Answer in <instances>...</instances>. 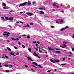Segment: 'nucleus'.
<instances>
[{
	"label": "nucleus",
	"instance_id": "1",
	"mask_svg": "<svg viewBox=\"0 0 74 74\" xmlns=\"http://www.w3.org/2000/svg\"><path fill=\"white\" fill-rule=\"evenodd\" d=\"M27 3V2H25L23 3H21L20 5H19L18 7H20L21 6H25V4H26Z\"/></svg>",
	"mask_w": 74,
	"mask_h": 74
},
{
	"label": "nucleus",
	"instance_id": "2",
	"mask_svg": "<svg viewBox=\"0 0 74 74\" xmlns=\"http://www.w3.org/2000/svg\"><path fill=\"white\" fill-rule=\"evenodd\" d=\"M33 54L35 56H36V57H37L38 58H39V59H40V56H38V55L36 54V53L34 52V53Z\"/></svg>",
	"mask_w": 74,
	"mask_h": 74
},
{
	"label": "nucleus",
	"instance_id": "3",
	"mask_svg": "<svg viewBox=\"0 0 74 74\" xmlns=\"http://www.w3.org/2000/svg\"><path fill=\"white\" fill-rule=\"evenodd\" d=\"M69 28V26H66V27L64 28H62L60 30V31H63V30H65V29H68Z\"/></svg>",
	"mask_w": 74,
	"mask_h": 74
},
{
	"label": "nucleus",
	"instance_id": "4",
	"mask_svg": "<svg viewBox=\"0 0 74 74\" xmlns=\"http://www.w3.org/2000/svg\"><path fill=\"white\" fill-rule=\"evenodd\" d=\"M14 20V18L12 16L9 18V21H12Z\"/></svg>",
	"mask_w": 74,
	"mask_h": 74
},
{
	"label": "nucleus",
	"instance_id": "5",
	"mask_svg": "<svg viewBox=\"0 0 74 74\" xmlns=\"http://www.w3.org/2000/svg\"><path fill=\"white\" fill-rule=\"evenodd\" d=\"M26 14L29 16H32V15H34L33 13H27Z\"/></svg>",
	"mask_w": 74,
	"mask_h": 74
},
{
	"label": "nucleus",
	"instance_id": "6",
	"mask_svg": "<svg viewBox=\"0 0 74 74\" xmlns=\"http://www.w3.org/2000/svg\"><path fill=\"white\" fill-rule=\"evenodd\" d=\"M27 59L28 60H31L32 62H33V60L32 59V58L29 56L27 57Z\"/></svg>",
	"mask_w": 74,
	"mask_h": 74
},
{
	"label": "nucleus",
	"instance_id": "7",
	"mask_svg": "<svg viewBox=\"0 0 74 74\" xmlns=\"http://www.w3.org/2000/svg\"><path fill=\"white\" fill-rule=\"evenodd\" d=\"M30 25L29 24H27V25L24 26L23 27H29Z\"/></svg>",
	"mask_w": 74,
	"mask_h": 74
},
{
	"label": "nucleus",
	"instance_id": "8",
	"mask_svg": "<svg viewBox=\"0 0 74 74\" xmlns=\"http://www.w3.org/2000/svg\"><path fill=\"white\" fill-rule=\"evenodd\" d=\"M10 55H12V56H16V55H14V53L11 52L10 53Z\"/></svg>",
	"mask_w": 74,
	"mask_h": 74
},
{
	"label": "nucleus",
	"instance_id": "9",
	"mask_svg": "<svg viewBox=\"0 0 74 74\" xmlns=\"http://www.w3.org/2000/svg\"><path fill=\"white\" fill-rule=\"evenodd\" d=\"M33 63L34 64H35V66H38V64L36 62H33Z\"/></svg>",
	"mask_w": 74,
	"mask_h": 74
},
{
	"label": "nucleus",
	"instance_id": "10",
	"mask_svg": "<svg viewBox=\"0 0 74 74\" xmlns=\"http://www.w3.org/2000/svg\"><path fill=\"white\" fill-rule=\"evenodd\" d=\"M50 61L52 63H55V60H53L52 59H50Z\"/></svg>",
	"mask_w": 74,
	"mask_h": 74
},
{
	"label": "nucleus",
	"instance_id": "11",
	"mask_svg": "<svg viewBox=\"0 0 74 74\" xmlns=\"http://www.w3.org/2000/svg\"><path fill=\"white\" fill-rule=\"evenodd\" d=\"M55 52H56V53H61L60 51H55Z\"/></svg>",
	"mask_w": 74,
	"mask_h": 74
},
{
	"label": "nucleus",
	"instance_id": "12",
	"mask_svg": "<svg viewBox=\"0 0 74 74\" xmlns=\"http://www.w3.org/2000/svg\"><path fill=\"white\" fill-rule=\"evenodd\" d=\"M40 14H44L45 13L44 12L42 11H40Z\"/></svg>",
	"mask_w": 74,
	"mask_h": 74
},
{
	"label": "nucleus",
	"instance_id": "13",
	"mask_svg": "<svg viewBox=\"0 0 74 74\" xmlns=\"http://www.w3.org/2000/svg\"><path fill=\"white\" fill-rule=\"evenodd\" d=\"M49 48V50H52V51H54V49H52V48H51V47H48Z\"/></svg>",
	"mask_w": 74,
	"mask_h": 74
},
{
	"label": "nucleus",
	"instance_id": "14",
	"mask_svg": "<svg viewBox=\"0 0 74 74\" xmlns=\"http://www.w3.org/2000/svg\"><path fill=\"white\" fill-rule=\"evenodd\" d=\"M27 3H28V5H31V3L30 2V1H29L27 2Z\"/></svg>",
	"mask_w": 74,
	"mask_h": 74
},
{
	"label": "nucleus",
	"instance_id": "15",
	"mask_svg": "<svg viewBox=\"0 0 74 74\" xmlns=\"http://www.w3.org/2000/svg\"><path fill=\"white\" fill-rule=\"evenodd\" d=\"M55 61L56 62H59V60H55Z\"/></svg>",
	"mask_w": 74,
	"mask_h": 74
},
{
	"label": "nucleus",
	"instance_id": "16",
	"mask_svg": "<svg viewBox=\"0 0 74 74\" xmlns=\"http://www.w3.org/2000/svg\"><path fill=\"white\" fill-rule=\"evenodd\" d=\"M2 4H3V6H4V7H5V6H6V4H5V3H2Z\"/></svg>",
	"mask_w": 74,
	"mask_h": 74
},
{
	"label": "nucleus",
	"instance_id": "17",
	"mask_svg": "<svg viewBox=\"0 0 74 74\" xmlns=\"http://www.w3.org/2000/svg\"><path fill=\"white\" fill-rule=\"evenodd\" d=\"M28 51L29 52H32V49H31V48H29L28 49Z\"/></svg>",
	"mask_w": 74,
	"mask_h": 74
},
{
	"label": "nucleus",
	"instance_id": "18",
	"mask_svg": "<svg viewBox=\"0 0 74 74\" xmlns=\"http://www.w3.org/2000/svg\"><path fill=\"white\" fill-rule=\"evenodd\" d=\"M61 66H66V64H61Z\"/></svg>",
	"mask_w": 74,
	"mask_h": 74
},
{
	"label": "nucleus",
	"instance_id": "19",
	"mask_svg": "<svg viewBox=\"0 0 74 74\" xmlns=\"http://www.w3.org/2000/svg\"><path fill=\"white\" fill-rule=\"evenodd\" d=\"M4 66H5V67H9V65L7 64H5L4 65Z\"/></svg>",
	"mask_w": 74,
	"mask_h": 74
},
{
	"label": "nucleus",
	"instance_id": "20",
	"mask_svg": "<svg viewBox=\"0 0 74 74\" xmlns=\"http://www.w3.org/2000/svg\"><path fill=\"white\" fill-rule=\"evenodd\" d=\"M5 19L6 20H8V21H9V18H8V17H5Z\"/></svg>",
	"mask_w": 74,
	"mask_h": 74
},
{
	"label": "nucleus",
	"instance_id": "21",
	"mask_svg": "<svg viewBox=\"0 0 74 74\" xmlns=\"http://www.w3.org/2000/svg\"><path fill=\"white\" fill-rule=\"evenodd\" d=\"M12 11H13V10H11L10 11V12L8 13V14H10L12 13Z\"/></svg>",
	"mask_w": 74,
	"mask_h": 74
},
{
	"label": "nucleus",
	"instance_id": "22",
	"mask_svg": "<svg viewBox=\"0 0 74 74\" xmlns=\"http://www.w3.org/2000/svg\"><path fill=\"white\" fill-rule=\"evenodd\" d=\"M27 38L29 39V38H31V37H30V36H27Z\"/></svg>",
	"mask_w": 74,
	"mask_h": 74
},
{
	"label": "nucleus",
	"instance_id": "23",
	"mask_svg": "<svg viewBox=\"0 0 74 74\" xmlns=\"http://www.w3.org/2000/svg\"><path fill=\"white\" fill-rule=\"evenodd\" d=\"M7 49H8V50L9 51H11V49H10V48H9L8 47L7 48Z\"/></svg>",
	"mask_w": 74,
	"mask_h": 74
},
{
	"label": "nucleus",
	"instance_id": "24",
	"mask_svg": "<svg viewBox=\"0 0 74 74\" xmlns=\"http://www.w3.org/2000/svg\"><path fill=\"white\" fill-rule=\"evenodd\" d=\"M38 66L40 67V68H42V67L41 66V65L40 64L38 65Z\"/></svg>",
	"mask_w": 74,
	"mask_h": 74
},
{
	"label": "nucleus",
	"instance_id": "25",
	"mask_svg": "<svg viewBox=\"0 0 74 74\" xmlns=\"http://www.w3.org/2000/svg\"><path fill=\"white\" fill-rule=\"evenodd\" d=\"M3 8V9H5V10H7V9H8V8H6V7H4Z\"/></svg>",
	"mask_w": 74,
	"mask_h": 74
},
{
	"label": "nucleus",
	"instance_id": "26",
	"mask_svg": "<svg viewBox=\"0 0 74 74\" xmlns=\"http://www.w3.org/2000/svg\"><path fill=\"white\" fill-rule=\"evenodd\" d=\"M19 39L18 38H16V39H15V40H16V41H18V40H19Z\"/></svg>",
	"mask_w": 74,
	"mask_h": 74
},
{
	"label": "nucleus",
	"instance_id": "27",
	"mask_svg": "<svg viewBox=\"0 0 74 74\" xmlns=\"http://www.w3.org/2000/svg\"><path fill=\"white\" fill-rule=\"evenodd\" d=\"M16 55H19V53L18 52H17L16 53Z\"/></svg>",
	"mask_w": 74,
	"mask_h": 74
},
{
	"label": "nucleus",
	"instance_id": "28",
	"mask_svg": "<svg viewBox=\"0 0 74 74\" xmlns=\"http://www.w3.org/2000/svg\"><path fill=\"white\" fill-rule=\"evenodd\" d=\"M22 47L23 48H25V46L23 45H22Z\"/></svg>",
	"mask_w": 74,
	"mask_h": 74
},
{
	"label": "nucleus",
	"instance_id": "29",
	"mask_svg": "<svg viewBox=\"0 0 74 74\" xmlns=\"http://www.w3.org/2000/svg\"><path fill=\"white\" fill-rule=\"evenodd\" d=\"M60 22V23H62V22H63V19H61Z\"/></svg>",
	"mask_w": 74,
	"mask_h": 74
},
{
	"label": "nucleus",
	"instance_id": "30",
	"mask_svg": "<svg viewBox=\"0 0 74 74\" xmlns=\"http://www.w3.org/2000/svg\"><path fill=\"white\" fill-rule=\"evenodd\" d=\"M63 43L64 44H67V42H65V41H64L63 42Z\"/></svg>",
	"mask_w": 74,
	"mask_h": 74
},
{
	"label": "nucleus",
	"instance_id": "31",
	"mask_svg": "<svg viewBox=\"0 0 74 74\" xmlns=\"http://www.w3.org/2000/svg\"><path fill=\"white\" fill-rule=\"evenodd\" d=\"M56 49V50H58V51H60V49Z\"/></svg>",
	"mask_w": 74,
	"mask_h": 74
},
{
	"label": "nucleus",
	"instance_id": "32",
	"mask_svg": "<svg viewBox=\"0 0 74 74\" xmlns=\"http://www.w3.org/2000/svg\"><path fill=\"white\" fill-rule=\"evenodd\" d=\"M30 25H33V23H30Z\"/></svg>",
	"mask_w": 74,
	"mask_h": 74
},
{
	"label": "nucleus",
	"instance_id": "33",
	"mask_svg": "<svg viewBox=\"0 0 74 74\" xmlns=\"http://www.w3.org/2000/svg\"><path fill=\"white\" fill-rule=\"evenodd\" d=\"M42 10H45L46 9L45 8H42Z\"/></svg>",
	"mask_w": 74,
	"mask_h": 74
},
{
	"label": "nucleus",
	"instance_id": "34",
	"mask_svg": "<svg viewBox=\"0 0 74 74\" xmlns=\"http://www.w3.org/2000/svg\"><path fill=\"white\" fill-rule=\"evenodd\" d=\"M56 23H58V24H59V22H58V21H56Z\"/></svg>",
	"mask_w": 74,
	"mask_h": 74
},
{
	"label": "nucleus",
	"instance_id": "35",
	"mask_svg": "<svg viewBox=\"0 0 74 74\" xmlns=\"http://www.w3.org/2000/svg\"><path fill=\"white\" fill-rule=\"evenodd\" d=\"M39 51L40 52V53H42V51L40 50V49H39Z\"/></svg>",
	"mask_w": 74,
	"mask_h": 74
},
{
	"label": "nucleus",
	"instance_id": "36",
	"mask_svg": "<svg viewBox=\"0 0 74 74\" xmlns=\"http://www.w3.org/2000/svg\"><path fill=\"white\" fill-rule=\"evenodd\" d=\"M63 46H64V47H67V45H66V44H63Z\"/></svg>",
	"mask_w": 74,
	"mask_h": 74
},
{
	"label": "nucleus",
	"instance_id": "37",
	"mask_svg": "<svg viewBox=\"0 0 74 74\" xmlns=\"http://www.w3.org/2000/svg\"><path fill=\"white\" fill-rule=\"evenodd\" d=\"M9 66L10 67H13V66H12V65H9Z\"/></svg>",
	"mask_w": 74,
	"mask_h": 74
},
{
	"label": "nucleus",
	"instance_id": "38",
	"mask_svg": "<svg viewBox=\"0 0 74 74\" xmlns=\"http://www.w3.org/2000/svg\"><path fill=\"white\" fill-rule=\"evenodd\" d=\"M25 67H26V68H27V67H28V66L26 65H25Z\"/></svg>",
	"mask_w": 74,
	"mask_h": 74
},
{
	"label": "nucleus",
	"instance_id": "39",
	"mask_svg": "<svg viewBox=\"0 0 74 74\" xmlns=\"http://www.w3.org/2000/svg\"><path fill=\"white\" fill-rule=\"evenodd\" d=\"M14 49H18V48H17L16 47H14Z\"/></svg>",
	"mask_w": 74,
	"mask_h": 74
},
{
	"label": "nucleus",
	"instance_id": "40",
	"mask_svg": "<svg viewBox=\"0 0 74 74\" xmlns=\"http://www.w3.org/2000/svg\"><path fill=\"white\" fill-rule=\"evenodd\" d=\"M32 66L33 67H35V68H37V67H36V66H35L33 65H32Z\"/></svg>",
	"mask_w": 74,
	"mask_h": 74
},
{
	"label": "nucleus",
	"instance_id": "41",
	"mask_svg": "<svg viewBox=\"0 0 74 74\" xmlns=\"http://www.w3.org/2000/svg\"><path fill=\"white\" fill-rule=\"evenodd\" d=\"M60 47H61V48H65V47H63V46H60Z\"/></svg>",
	"mask_w": 74,
	"mask_h": 74
},
{
	"label": "nucleus",
	"instance_id": "42",
	"mask_svg": "<svg viewBox=\"0 0 74 74\" xmlns=\"http://www.w3.org/2000/svg\"><path fill=\"white\" fill-rule=\"evenodd\" d=\"M51 70H48L47 71V72L48 73H50V72H51Z\"/></svg>",
	"mask_w": 74,
	"mask_h": 74
},
{
	"label": "nucleus",
	"instance_id": "43",
	"mask_svg": "<svg viewBox=\"0 0 74 74\" xmlns=\"http://www.w3.org/2000/svg\"><path fill=\"white\" fill-rule=\"evenodd\" d=\"M11 39L12 40H15V39L14 38H12Z\"/></svg>",
	"mask_w": 74,
	"mask_h": 74
},
{
	"label": "nucleus",
	"instance_id": "44",
	"mask_svg": "<svg viewBox=\"0 0 74 74\" xmlns=\"http://www.w3.org/2000/svg\"><path fill=\"white\" fill-rule=\"evenodd\" d=\"M44 16H45V17H46V18H48V16L45 15Z\"/></svg>",
	"mask_w": 74,
	"mask_h": 74
},
{
	"label": "nucleus",
	"instance_id": "45",
	"mask_svg": "<svg viewBox=\"0 0 74 74\" xmlns=\"http://www.w3.org/2000/svg\"><path fill=\"white\" fill-rule=\"evenodd\" d=\"M5 58H8V57L7 56H5Z\"/></svg>",
	"mask_w": 74,
	"mask_h": 74
},
{
	"label": "nucleus",
	"instance_id": "46",
	"mask_svg": "<svg viewBox=\"0 0 74 74\" xmlns=\"http://www.w3.org/2000/svg\"><path fill=\"white\" fill-rule=\"evenodd\" d=\"M33 4H36V1H33Z\"/></svg>",
	"mask_w": 74,
	"mask_h": 74
},
{
	"label": "nucleus",
	"instance_id": "47",
	"mask_svg": "<svg viewBox=\"0 0 74 74\" xmlns=\"http://www.w3.org/2000/svg\"><path fill=\"white\" fill-rule=\"evenodd\" d=\"M53 5H54V6H56V4H55V3H53Z\"/></svg>",
	"mask_w": 74,
	"mask_h": 74
},
{
	"label": "nucleus",
	"instance_id": "48",
	"mask_svg": "<svg viewBox=\"0 0 74 74\" xmlns=\"http://www.w3.org/2000/svg\"><path fill=\"white\" fill-rule=\"evenodd\" d=\"M7 34H10V33L9 32H8V33H7Z\"/></svg>",
	"mask_w": 74,
	"mask_h": 74
},
{
	"label": "nucleus",
	"instance_id": "49",
	"mask_svg": "<svg viewBox=\"0 0 74 74\" xmlns=\"http://www.w3.org/2000/svg\"><path fill=\"white\" fill-rule=\"evenodd\" d=\"M1 18L2 19H4V17H1Z\"/></svg>",
	"mask_w": 74,
	"mask_h": 74
},
{
	"label": "nucleus",
	"instance_id": "50",
	"mask_svg": "<svg viewBox=\"0 0 74 74\" xmlns=\"http://www.w3.org/2000/svg\"><path fill=\"white\" fill-rule=\"evenodd\" d=\"M72 49L73 51L74 52V49L73 48H72Z\"/></svg>",
	"mask_w": 74,
	"mask_h": 74
},
{
	"label": "nucleus",
	"instance_id": "51",
	"mask_svg": "<svg viewBox=\"0 0 74 74\" xmlns=\"http://www.w3.org/2000/svg\"><path fill=\"white\" fill-rule=\"evenodd\" d=\"M51 28H54V26H51Z\"/></svg>",
	"mask_w": 74,
	"mask_h": 74
},
{
	"label": "nucleus",
	"instance_id": "52",
	"mask_svg": "<svg viewBox=\"0 0 74 74\" xmlns=\"http://www.w3.org/2000/svg\"><path fill=\"white\" fill-rule=\"evenodd\" d=\"M42 8H39V10H42Z\"/></svg>",
	"mask_w": 74,
	"mask_h": 74
},
{
	"label": "nucleus",
	"instance_id": "53",
	"mask_svg": "<svg viewBox=\"0 0 74 74\" xmlns=\"http://www.w3.org/2000/svg\"><path fill=\"white\" fill-rule=\"evenodd\" d=\"M23 12H20V14H23Z\"/></svg>",
	"mask_w": 74,
	"mask_h": 74
},
{
	"label": "nucleus",
	"instance_id": "54",
	"mask_svg": "<svg viewBox=\"0 0 74 74\" xmlns=\"http://www.w3.org/2000/svg\"><path fill=\"white\" fill-rule=\"evenodd\" d=\"M18 44H19V45H21V43L20 42H18Z\"/></svg>",
	"mask_w": 74,
	"mask_h": 74
},
{
	"label": "nucleus",
	"instance_id": "55",
	"mask_svg": "<svg viewBox=\"0 0 74 74\" xmlns=\"http://www.w3.org/2000/svg\"><path fill=\"white\" fill-rule=\"evenodd\" d=\"M36 42H36V41H34V42H33V43L34 44V43H36Z\"/></svg>",
	"mask_w": 74,
	"mask_h": 74
},
{
	"label": "nucleus",
	"instance_id": "56",
	"mask_svg": "<svg viewBox=\"0 0 74 74\" xmlns=\"http://www.w3.org/2000/svg\"><path fill=\"white\" fill-rule=\"evenodd\" d=\"M64 60H65V58H63V59L62 61H64Z\"/></svg>",
	"mask_w": 74,
	"mask_h": 74
},
{
	"label": "nucleus",
	"instance_id": "57",
	"mask_svg": "<svg viewBox=\"0 0 74 74\" xmlns=\"http://www.w3.org/2000/svg\"><path fill=\"white\" fill-rule=\"evenodd\" d=\"M56 7H57V8H59V6L58 5H56Z\"/></svg>",
	"mask_w": 74,
	"mask_h": 74
},
{
	"label": "nucleus",
	"instance_id": "58",
	"mask_svg": "<svg viewBox=\"0 0 74 74\" xmlns=\"http://www.w3.org/2000/svg\"><path fill=\"white\" fill-rule=\"evenodd\" d=\"M8 27H10V28H11L12 27L11 26V25H8Z\"/></svg>",
	"mask_w": 74,
	"mask_h": 74
},
{
	"label": "nucleus",
	"instance_id": "59",
	"mask_svg": "<svg viewBox=\"0 0 74 74\" xmlns=\"http://www.w3.org/2000/svg\"><path fill=\"white\" fill-rule=\"evenodd\" d=\"M22 36H26V35H25V34L22 35Z\"/></svg>",
	"mask_w": 74,
	"mask_h": 74
},
{
	"label": "nucleus",
	"instance_id": "60",
	"mask_svg": "<svg viewBox=\"0 0 74 74\" xmlns=\"http://www.w3.org/2000/svg\"><path fill=\"white\" fill-rule=\"evenodd\" d=\"M5 71H6V72H9V70H6Z\"/></svg>",
	"mask_w": 74,
	"mask_h": 74
},
{
	"label": "nucleus",
	"instance_id": "61",
	"mask_svg": "<svg viewBox=\"0 0 74 74\" xmlns=\"http://www.w3.org/2000/svg\"><path fill=\"white\" fill-rule=\"evenodd\" d=\"M21 23H22V24H23V22H21Z\"/></svg>",
	"mask_w": 74,
	"mask_h": 74
},
{
	"label": "nucleus",
	"instance_id": "62",
	"mask_svg": "<svg viewBox=\"0 0 74 74\" xmlns=\"http://www.w3.org/2000/svg\"><path fill=\"white\" fill-rule=\"evenodd\" d=\"M7 37H8L9 36V35L8 34H7Z\"/></svg>",
	"mask_w": 74,
	"mask_h": 74
},
{
	"label": "nucleus",
	"instance_id": "63",
	"mask_svg": "<svg viewBox=\"0 0 74 74\" xmlns=\"http://www.w3.org/2000/svg\"><path fill=\"white\" fill-rule=\"evenodd\" d=\"M18 38H21V36H19Z\"/></svg>",
	"mask_w": 74,
	"mask_h": 74
},
{
	"label": "nucleus",
	"instance_id": "64",
	"mask_svg": "<svg viewBox=\"0 0 74 74\" xmlns=\"http://www.w3.org/2000/svg\"><path fill=\"white\" fill-rule=\"evenodd\" d=\"M73 38H74V34L73 35Z\"/></svg>",
	"mask_w": 74,
	"mask_h": 74
}]
</instances>
